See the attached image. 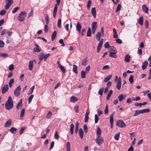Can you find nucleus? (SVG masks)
<instances>
[{
	"mask_svg": "<svg viewBox=\"0 0 151 151\" xmlns=\"http://www.w3.org/2000/svg\"><path fill=\"white\" fill-rule=\"evenodd\" d=\"M101 33L100 32H98L96 35V37L97 40L99 41L101 38Z\"/></svg>",
	"mask_w": 151,
	"mask_h": 151,
	"instance_id": "29",
	"label": "nucleus"
},
{
	"mask_svg": "<svg viewBox=\"0 0 151 151\" xmlns=\"http://www.w3.org/2000/svg\"><path fill=\"white\" fill-rule=\"evenodd\" d=\"M91 12L93 17L94 18H95L96 16V12L95 8H92L91 9Z\"/></svg>",
	"mask_w": 151,
	"mask_h": 151,
	"instance_id": "18",
	"label": "nucleus"
},
{
	"mask_svg": "<svg viewBox=\"0 0 151 151\" xmlns=\"http://www.w3.org/2000/svg\"><path fill=\"white\" fill-rule=\"evenodd\" d=\"M121 79L119 77L118 79V80L116 83V88L118 90H119L121 88Z\"/></svg>",
	"mask_w": 151,
	"mask_h": 151,
	"instance_id": "10",
	"label": "nucleus"
},
{
	"mask_svg": "<svg viewBox=\"0 0 151 151\" xmlns=\"http://www.w3.org/2000/svg\"><path fill=\"white\" fill-rule=\"evenodd\" d=\"M130 58L131 57L130 55H126L125 56V61L126 62H129Z\"/></svg>",
	"mask_w": 151,
	"mask_h": 151,
	"instance_id": "23",
	"label": "nucleus"
},
{
	"mask_svg": "<svg viewBox=\"0 0 151 151\" xmlns=\"http://www.w3.org/2000/svg\"><path fill=\"white\" fill-rule=\"evenodd\" d=\"M33 61L35 62V63L36 62V60H34L30 61L29 63V69L30 70H32L33 68Z\"/></svg>",
	"mask_w": 151,
	"mask_h": 151,
	"instance_id": "11",
	"label": "nucleus"
},
{
	"mask_svg": "<svg viewBox=\"0 0 151 151\" xmlns=\"http://www.w3.org/2000/svg\"><path fill=\"white\" fill-rule=\"evenodd\" d=\"M27 13L25 11H22L18 14L17 16L18 19L21 22L24 21L27 15Z\"/></svg>",
	"mask_w": 151,
	"mask_h": 151,
	"instance_id": "2",
	"label": "nucleus"
},
{
	"mask_svg": "<svg viewBox=\"0 0 151 151\" xmlns=\"http://www.w3.org/2000/svg\"><path fill=\"white\" fill-rule=\"evenodd\" d=\"M59 42L61 44V46H64L65 45V44L64 43L63 41V39H60L59 41Z\"/></svg>",
	"mask_w": 151,
	"mask_h": 151,
	"instance_id": "60",
	"label": "nucleus"
},
{
	"mask_svg": "<svg viewBox=\"0 0 151 151\" xmlns=\"http://www.w3.org/2000/svg\"><path fill=\"white\" fill-rule=\"evenodd\" d=\"M17 129L14 127H12L9 130L10 132L12 134L15 133L17 132Z\"/></svg>",
	"mask_w": 151,
	"mask_h": 151,
	"instance_id": "30",
	"label": "nucleus"
},
{
	"mask_svg": "<svg viewBox=\"0 0 151 151\" xmlns=\"http://www.w3.org/2000/svg\"><path fill=\"white\" fill-rule=\"evenodd\" d=\"M48 24H46L45 25L44 27L45 32H47L48 30Z\"/></svg>",
	"mask_w": 151,
	"mask_h": 151,
	"instance_id": "63",
	"label": "nucleus"
},
{
	"mask_svg": "<svg viewBox=\"0 0 151 151\" xmlns=\"http://www.w3.org/2000/svg\"><path fill=\"white\" fill-rule=\"evenodd\" d=\"M79 124L78 122H76V124L75 129V132L76 134L78 132V129H79Z\"/></svg>",
	"mask_w": 151,
	"mask_h": 151,
	"instance_id": "25",
	"label": "nucleus"
},
{
	"mask_svg": "<svg viewBox=\"0 0 151 151\" xmlns=\"http://www.w3.org/2000/svg\"><path fill=\"white\" fill-rule=\"evenodd\" d=\"M33 97L34 95H32L29 97V98L28 99V104H29L31 102L33 98Z\"/></svg>",
	"mask_w": 151,
	"mask_h": 151,
	"instance_id": "52",
	"label": "nucleus"
},
{
	"mask_svg": "<svg viewBox=\"0 0 151 151\" xmlns=\"http://www.w3.org/2000/svg\"><path fill=\"white\" fill-rule=\"evenodd\" d=\"M110 52L114 53V54H116L117 52L116 48L114 46H111L110 48Z\"/></svg>",
	"mask_w": 151,
	"mask_h": 151,
	"instance_id": "15",
	"label": "nucleus"
},
{
	"mask_svg": "<svg viewBox=\"0 0 151 151\" xmlns=\"http://www.w3.org/2000/svg\"><path fill=\"white\" fill-rule=\"evenodd\" d=\"M113 92L112 90H110L109 91L106 97V99L107 100H109L110 99V97L113 93Z\"/></svg>",
	"mask_w": 151,
	"mask_h": 151,
	"instance_id": "24",
	"label": "nucleus"
},
{
	"mask_svg": "<svg viewBox=\"0 0 151 151\" xmlns=\"http://www.w3.org/2000/svg\"><path fill=\"white\" fill-rule=\"evenodd\" d=\"M6 11L4 9H3L0 11V14L1 15H4L6 14Z\"/></svg>",
	"mask_w": 151,
	"mask_h": 151,
	"instance_id": "54",
	"label": "nucleus"
},
{
	"mask_svg": "<svg viewBox=\"0 0 151 151\" xmlns=\"http://www.w3.org/2000/svg\"><path fill=\"white\" fill-rule=\"evenodd\" d=\"M45 20L46 22V24H48L49 23V19L48 16L47 15L45 16Z\"/></svg>",
	"mask_w": 151,
	"mask_h": 151,
	"instance_id": "61",
	"label": "nucleus"
},
{
	"mask_svg": "<svg viewBox=\"0 0 151 151\" xmlns=\"http://www.w3.org/2000/svg\"><path fill=\"white\" fill-rule=\"evenodd\" d=\"M61 18H60L58 19V21L57 22V25L58 27L60 28L61 27Z\"/></svg>",
	"mask_w": 151,
	"mask_h": 151,
	"instance_id": "41",
	"label": "nucleus"
},
{
	"mask_svg": "<svg viewBox=\"0 0 151 151\" xmlns=\"http://www.w3.org/2000/svg\"><path fill=\"white\" fill-rule=\"evenodd\" d=\"M12 122V121L11 119L7 121L5 124L4 126L5 127H8L11 126Z\"/></svg>",
	"mask_w": 151,
	"mask_h": 151,
	"instance_id": "12",
	"label": "nucleus"
},
{
	"mask_svg": "<svg viewBox=\"0 0 151 151\" xmlns=\"http://www.w3.org/2000/svg\"><path fill=\"white\" fill-rule=\"evenodd\" d=\"M9 70L10 71L14 69V65L12 64L10 65L9 67Z\"/></svg>",
	"mask_w": 151,
	"mask_h": 151,
	"instance_id": "57",
	"label": "nucleus"
},
{
	"mask_svg": "<svg viewBox=\"0 0 151 151\" xmlns=\"http://www.w3.org/2000/svg\"><path fill=\"white\" fill-rule=\"evenodd\" d=\"M117 126L120 128H124L126 127V124L122 120H119L117 122L116 124Z\"/></svg>",
	"mask_w": 151,
	"mask_h": 151,
	"instance_id": "4",
	"label": "nucleus"
},
{
	"mask_svg": "<svg viewBox=\"0 0 151 151\" xmlns=\"http://www.w3.org/2000/svg\"><path fill=\"white\" fill-rule=\"evenodd\" d=\"M140 110H136L135 111V113L134 114V116H136L138 115L139 114H141Z\"/></svg>",
	"mask_w": 151,
	"mask_h": 151,
	"instance_id": "58",
	"label": "nucleus"
},
{
	"mask_svg": "<svg viewBox=\"0 0 151 151\" xmlns=\"http://www.w3.org/2000/svg\"><path fill=\"white\" fill-rule=\"evenodd\" d=\"M79 135L81 139H82L83 135V132L82 128H80L79 131Z\"/></svg>",
	"mask_w": 151,
	"mask_h": 151,
	"instance_id": "20",
	"label": "nucleus"
},
{
	"mask_svg": "<svg viewBox=\"0 0 151 151\" xmlns=\"http://www.w3.org/2000/svg\"><path fill=\"white\" fill-rule=\"evenodd\" d=\"M83 129L85 132L87 133L88 132V128L86 124H85L83 126Z\"/></svg>",
	"mask_w": 151,
	"mask_h": 151,
	"instance_id": "53",
	"label": "nucleus"
},
{
	"mask_svg": "<svg viewBox=\"0 0 151 151\" xmlns=\"http://www.w3.org/2000/svg\"><path fill=\"white\" fill-rule=\"evenodd\" d=\"M104 88H100L98 91L99 94L100 95L102 96L103 94V92L104 91Z\"/></svg>",
	"mask_w": 151,
	"mask_h": 151,
	"instance_id": "47",
	"label": "nucleus"
},
{
	"mask_svg": "<svg viewBox=\"0 0 151 151\" xmlns=\"http://www.w3.org/2000/svg\"><path fill=\"white\" fill-rule=\"evenodd\" d=\"M13 105L12 99L11 96H10L9 97L8 100L5 104L6 109L8 110H10L13 107Z\"/></svg>",
	"mask_w": 151,
	"mask_h": 151,
	"instance_id": "1",
	"label": "nucleus"
},
{
	"mask_svg": "<svg viewBox=\"0 0 151 151\" xmlns=\"http://www.w3.org/2000/svg\"><path fill=\"white\" fill-rule=\"evenodd\" d=\"M104 47L105 48H109L110 47V46L108 42H106L104 45Z\"/></svg>",
	"mask_w": 151,
	"mask_h": 151,
	"instance_id": "56",
	"label": "nucleus"
},
{
	"mask_svg": "<svg viewBox=\"0 0 151 151\" xmlns=\"http://www.w3.org/2000/svg\"><path fill=\"white\" fill-rule=\"evenodd\" d=\"M14 80L13 78L11 79L9 81V85L10 88L12 86L13 84L14 83Z\"/></svg>",
	"mask_w": 151,
	"mask_h": 151,
	"instance_id": "32",
	"label": "nucleus"
},
{
	"mask_svg": "<svg viewBox=\"0 0 151 151\" xmlns=\"http://www.w3.org/2000/svg\"><path fill=\"white\" fill-rule=\"evenodd\" d=\"M96 134L97 137H100L101 135V130L99 127H98L97 129Z\"/></svg>",
	"mask_w": 151,
	"mask_h": 151,
	"instance_id": "17",
	"label": "nucleus"
},
{
	"mask_svg": "<svg viewBox=\"0 0 151 151\" xmlns=\"http://www.w3.org/2000/svg\"><path fill=\"white\" fill-rule=\"evenodd\" d=\"M91 4V0L88 1L87 4V8L88 9H89Z\"/></svg>",
	"mask_w": 151,
	"mask_h": 151,
	"instance_id": "38",
	"label": "nucleus"
},
{
	"mask_svg": "<svg viewBox=\"0 0 151 151\" xmlns=\"http://www.w3.org/2000/svg\"><path fill=\"white\" fill-rule=\"evenodd\" d=\"M6 2L7 3L6 4L5 7V9H8L13 3V0H12L11 1H7Z\"/></svg>",
	"mask_w": 151,
	"mask_h": 151,
	"instance_id": "9",
	"label": "nucleus"
},
{
	"mask_svg": "<svg viewBox=\"0 0 151 151\" xmlns=\"http://www.w3.org/2000/svg\"><path fill=\"white\" fill-rule=\"evenodd\" d=\"M21 90V88L20 85L18 86L16 88L14 93L16 96H19L20 94Z\"/></svg>",
	"mask_w": 151,
	"mask_h": 151,
	"instance_id": "6",
	"label": "nucleus"
},
{
	"mask_svg": "<svg viewBox=\"0 0 151 151\" xmlns=\"http://www.w3.org/2000/svg\"><path fill=\"white\" fill-rule=\"evenodd\" d=\"M97 23L96 22H93L92 23V31L93 34H94L95 32L97 26Z\"/></svg>",
	"mask_w": 151,
	"mask_h": 151,
	"instance_id": "7",
	"label": "nucleus"
},
{
	"mask_svg": "<svg viewBox=\"0 0 151 151\" xmlns=\"http://www.w3.org/2000/svg\"><path fill=\"white\" fill-rule=\"evenodd\" d=\"M91 30L90 28H89L87 33V36L88 37H90L91 36Z\"/></svg>",
	"mask_w": 151,
	"mask_h": 151,
	"instance_id": "43",
	"label": "nucleus"
},
{
	"mask_svg": "<svg viewBox=\"0 0 151 151\" xmlns=\"http://www.w3.org/2000/svg\"><path fill=\"white\" fill-rule=\"evenodd\" d=\"M19 9L20 7L18 6L15 7L13 9L12 12L13 13H14Z\"/></svg>",
	"mask_w": 151,
	"mask_h": 151,
	"instance_id": "40",
	"label": "nucleus"
},
{
	"mask_svg": "<svg viewBox=\"0 0 151 151\" xmlns=\"http://www.w3.org/2000/svg\"><path fill=\"white\" fill-rule=\"evenodd\" d=\"M52 113L50 111H49L47 114L46 118L47 119H49L52 116Z\"/></svg>",
	"mask_w": 151,
	"mask_h": 151,
	"instance_id": "36",
	"label": "nucleus"
},
{
	"mask_svg": "<svg viewBox=\"0 0 151 151\" xmlns=\"http://www.w3.org/2000/svg\"><path fill=\"white\" fill-rule=\"evenodd\" d=\"M59 67L63 73H65V68L64 66L62 65H60V66H59Z\"/></svg>",
	"mask_w": 151,
	"mask_h": 151,
	"instance_id": "50",
	"label": "nucleus"
},
{
	"mask_svg": "<svg viewBox=\"0 0 151 151\" xmlns=\"http://www.w3.org/2000/svg\"><path fill=\"white\" fill-rule=\"evenodd\" d=\"M9 88L7 84L4 86L1 90V93L4 94L8 91Z\"/></svg>",
	"mask_w": 151,
	"mask_h": 151,
	"instance_id": "8",
	"label": "nucleus"
},
{
	"mask_svg": "<svg viewBox=\"0 0 151 151\" xmlns=\"http://www.w3.org/2000/svg\"><path fill=\"white\" fill-rule=\"evenodd\" d=\"M87 58H86L85 59L83 60L82 61L81 65L84 66L86 65L88 61V60L87 59Z\"/></svg>",
	"mask_w": 151,
	"mask_h": 151,
	"instance_id": "39",
	"label": "nucleus"
},
{
	"mask_svg": "<svg viewBox=\"0 0 151 151\" xmlns=\"http://www.w3.org/2000/svg\"><path fill=\"white\" fill-rule=\"evenodd\" d=\"M95 141L100 146L104 142L103 138L101 136L100 137H97L95 139Z\"/></svg>",
	"mask_w": 151,
	"mask_h": 151,
	"instance_id": "5",
	"label": "nucleus"
},
{
	"mask_svg": "<svg viewBox=\"0 0 151 151\" xmlns=\"http://www.w3.org/2000/svg\"><path fill=\"white\" fill-rule=\"evenodd\" d=\"M148 64V63L147 61H145L142 63V68L143 70H144L146 69Z\"/></svg>",
	"mask_w": 151,
	"mask_h": 151,
	"instance_id": "14",
	"label": "nucleus"
},
{
	"mask_svg": "<svg viewBox=\"0 0 151 151\" xmlns=\"http://www.w3.org/2000/svg\"><path fill=\"white\" fill-rule=\"evenodd\" d=\"M77 66L76 65H73V71L75 73L77 74Z\"/></svg>",
	"mask_w": 151,
	"mask_h": 151,
	"instance_id": "22",
	"label": "nucleus"
},
{
	"mask_svg": "<svg viewBox=\"0 0 151 151\" xmlns=\"http://www.w3.org/2000/svg\"><path fill=\"white\" fill-rule=\"evenodd\" d=\"M145 27L146 28L148 29L149 24H148V20H146L145 21Z\"/></svg>",
	"mask_w": 151,
	"mask_h": 151,
	"instance_id": "64",
	"label": "nucleus"
},
{
	"mask_svg": "<svg viewBox=\"0 0 151 151\" xmlns=\"http://www.w3.org/2000/svg\"><path fill=\"white\" fill-rule=\"evenodd\" d=\"M109 52V57L115 58H117V56L116 55V54H114V53L110 52Z\"/></svg>",
	"mask_w": 151,
	"mask_h": 151,
	"instance_id": "27",
	"label": "nucleus"
},
{
	"mask_svg": "<svg viewBox=\"0 0 151 151\" xmlns=\"http://www.w3.org/2000/svg\"><path fill=\"white\" fill-rule=\"evenodd\" d=\"M110 123L111 124V127L112 128L113 127V125L114 122L113 114H111L110 115Z\"/></svg>",
	"mask_w": 151,
	"mask_h": 151,
	"instance_id": "21",
	"label": "nucleus"
},
{
	"mask_svg": "<svg viewBox=\"0 0 151 151\" xmlns=\"http://www.w3.org/2000/svg\"><path fill=\"white\" fill-rule=\"evenodd\" d=\"M86 73L85 71L83 70L81 72V77L82 78H84L86 77Z\"/></svg>",
	"mask_w": 151,
	"mask_h": 151,
	"instance_id": "48",
	"label": "nucleus"
},
{
	"mask_svg": "<svg viewBox=\"0 0 151 151\" xmlns=\"http://www.w3.org/2000/svg\"><path fill=\"white\" fill-rule=\"evenodd\" d=\"M50 55V54L49 53H48L47 54H46L45 55H44V60L45 61L47 58H48Z\"/></svg>",
	"mask_w": 151,
	"mask_h": 151,
	"instance_id": "59",
	"label": "nucleus"
},
{
	"mask_svg": "<svg viewBox=\"0 0 151 151\" xmlns=\"http://www.w3.org/2000/svg\"><path fill=\"white\" fill-rule=\"evenodd\" d=\"M35 87V86H33L28 91L27 93L28 95L31 94L33 93Z\"/></svg>",
	"mask_w": 151,
	"mask_h": 151,
	"instance_id": "33",
	"label": "nucleus"
},
{
	"mask_svg": "<svg viewBox=\"0 0 151 151\" xmlns=\"http://www.w3.org/2000/svg\"><path fill=\"white\" fill-rule=\"evenodd\" d=\"M139 24L141 26L143 25V17L142 16L140 17L138 21Z\"/></svg>",
	"mask_w": 151,
	"mask_h": 151,
	"instance_id": "26",
	"label": "nucleus"
},
{
	"mask_svg": "<svg viewBox=\"0 0 151 151\" xmlns=\"http://www.w3.org/2000/svg\"><path fill=\"white\" fill-rule=\"evenodd\" d=\"M99 120V117L97 114H96L95 115V123H97L98 122Z\"/></svg>",
	"mask_w": 151,
	"mask_h": 151,
	"instance_id": "51",
	"label": "nucleus"
},
{
	"mask_svg": "<svg viewBox=\"0 0 151 151\" xmlns=\"http://www.w3.org/2000/svg\"><path fill=\"white\" fill-rule=\"evenodd\" d=\"M142 9L143 11L145 13H148L149 9L146 5H144L142 6Z\"/></svg>",
	"mask_w": 151,
	"mask_h": 151,
	"instance_id": "13",
	"label": "nucleus"
},
{
	"mask_svg": "<svg viewBox=\"0 0 151 151\" xmlns=\"http://www.w3.org/2000/svg\"><path fill=\"white\" fill-rule=\"evenodd\" d=\"M70 100L71 102L75 103L78 101V99L75 96H72L71 97Z\"/></svg>",
	"mask_w": 151,
	"mask_h": 151,
	"instance_id": "19",
	"label": "nucleus"
},
{
	"mask_svg": "<svg viewBox=\"0 0 151 151\" xmlns=\"http://www.w3.org/2000/svg\"><path fill=\"white\" fill-rule=\"evenodd\" d=\"M116 42L119 44H121L122 43V40L119 38L115 39Z\"/></svg>",
	"mask_w": 151,
	"mask_h": 151,
	"instance_id": "62",
	"label": "nucleus"
},
{
	"mask_svg": "<svg viewBox=\"0 0 151 151\" xmlns=\"http://www.w3.org/2000/svg\"><path fill=\"white\" fill-rule=\"evenodd\" d=\"M141 114H143L146 112H148L150 111V110L149 109H145L140 110Z\"/></svg>",
	"mask_w": 151,
	"mask_h": 151,
	"instance_id": "34",
	"label": "nucleus"
},
{
	"mask_svg": "<svg viewBox=\"0 0 151 151\" xmlns=\"http://www.w3.org/2000/svg\"><path fill=\"white\" fill-rule=\"evenodd\" d=\"M133 77H134L133 76L131 75L129 78V80L131 83H132L133 82Z\"/></svg>",
	"mask_w": 151,
	"mask_h": 151,
	"instance_id": "45",
	"label": "nucleus"
},
{
	"mask_svg": "<svg viewBox=\"0 0 151 151\" xmlns=\"http://www.w3.org/2000/svg\"><path fill=\"white\" fill-rule=\"evenodd\" d=\"M123 95L122 94H120L118 97L119 101L120 102H121L123 100Z\"/></svg>",
	"mask_w": 151,
	"mask_h": 151,
	"instance_id": "46",
	"label": "nucleus"
},
{
	"mask_svg": "<svg viewBox=\"0 0 151 151\" xmlns=\"http://www.w3.org/2000/svg\"><path fill=\"white\" fill-rule=\"evenodd\" d=\"M57 32L56 31H55L52 33L51 36V39L52 41H53L56 36Z\"/></svg>",
	"mask_w": 151,
	"mask_h": 151,
	"instance_id": "28",
	"label": "nucleus"
},
{
	"mask_svg": "<svg viewBox=\"0 0 151 151\" xmlns=\"http://www.w3.org/2000/svg\"><path fill=\"white\" fill-rule=\"evenodd\" d=\"M74 126L73 124H71L70 125V131L71 134H73V133L74 128Z\"/></svg>",
	"mask_w": 151,
	"mask_h": 151,
	"instance_id": "31",
	"label": "nucleus"
},
{
	"mask_svg": "<svg viewBox=\"0 0 151 151\" xmlns=\"http://www.w3.org/2000/svg\"><path fill=\"white\" fill-rule=\"evenodd\" d=\"M111 77V75L110 76H108L105 77L104 79V82H107L110 79Z\"/></svg>",
	"mask_w": 151,
	"mask_h": 151,
	"instance_id": "44",
	"label": "nucleus"
},
{
	"mask_svg": "<svg viewBox=\"0 0 151 151\" xmlns=\"http://www.w3.org/2000/svg\"><path fill=\"white\" fill-rule=\"evenodd\" d=\"M79 107L78 105H75L74 107V110L76 112H78L79 111L78 110Z\"/></svg>",
	"mask_w": 151,
	"mask_h": 151,
	"instance_id": "55",
	"label": "nucleus"
},
{
	"mask_svg": "<svg viewBox=\"0 0 151 151\" xmlns=\"http://www.w3.org/2000/svg\"><path fill=\"white\" fill-rule=\"evenodd\" d=\"M76 28L77 30L80 33L81 32V26L79 22H78L77 23L76 26Z\"/></svg>",
	"mask_w": 151,
	"mask_h": 151,
	"instance_id": "16",
	"label": "nucleus"
},
{
	"mask_svg": "<svg viewBox=\"0 0 151 151\" xmlns=\"http://www.w3.org/2000/svg\"><path fill=\"white\" fill-rule=\"evenodd\" d=\"M120 136V133L119 132L116 134L114 137V139L116 140H118L119 139Z\"/></svg>",
	"mask_w": 151,
	"mask_h": 151,
	"instance_id": "37",
	"label": "nucleus"
},
{
	"mask_svg": "<svg viewBox=\"0 0 151 151\" xmlns=\"http://www.w3.org/2000/svg\"><path fill=\"white\" fill-rule=\"evenodd\" d=\"M44 54L43 53H41L39 55V59L40 61L42 60L43 59H44Z\"/></svg>",
	"mask_w": 151,
	"mask_h": 151,
	"instance_id": "35",
	"label": "nucleus"
},
{
	"mask_svg": "<svg viewBox=\"0 0 151 151\" xmlns=\"http://www.w3.org/2000/svg\"><path fill=\"white\" fill-rule=\"evenodd\" d=\"M104 113L105 114H107L108 113V107L107 104H106L104 110Z\"/></svg>",
	"mask_w": 151,
	"mask_h": 151,
	"instance_id": "49",
	"label": "nucleus"
},
{
	"mask_svg": "<svg viewBox=\"0 0 151 151\" xmlns=\"http://www.w3.org/2000/svg\"><path fill=\"white\" fill-rule=\"evenodd\" d=\"M24 112H25V109H24L23 108L21 110V112L20 117L21 118H22V117H23L24 116Z\"/></svg>",
	"mask_w": 151,
	"mask_h": 151,
	"instance_id": "42",
	"label": "nucleus"
},
{
	"mask_svg": "<svg viewBox=\"0 0 151 151\" xmlns=\"http://www.w3.org/2000/svg\"><path fill=\"white\" fill-rule=\"evenodd\" d=\"M60 0H56V4L55 5V7L53 11V15L54 18H56V14L58 10V6L60 4Z\"/></svg>",
	"mask_w": 151,
	"mask_h": 151,
	"instance_id": "3",
	"label": "nucleus"
}]
</instances>
